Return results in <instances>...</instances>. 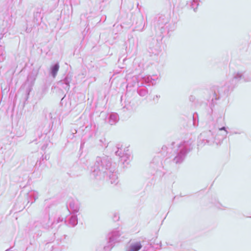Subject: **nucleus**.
Returning <instances> with one entry per match:
<instances>
[{
  "instance_id": "3",
  "label": "nucleus",
  "mask_w": 251,
  "mask_h": 251,
  "mask_svg": "<svg viewBox=\"0 0 251 251\" xmlns=\"http://www.w3.org/2000/svg\"><path fill=\"white\" fill-rule=\"evenodd\" d=\"M59 66L58 64H55L52 68L51 73L53 77H55L58 71Z\"/></svg>"
},
{
  "instance_id": "5",
  "label": "nucleus",
  "mask_w": 251,
  "mask_h": 251,
  "mask_svg": "<svg viewBox=\"0 0 251 251\" xmlns=\"http://www.w3.org/2000/svg\"><path fill=\"white\" fill-rule=\"evenodd\" d=\"M10 250V249H7L5 251H9Z\"/></svg>"
},
{
  "instance_id": "1",
  "label": "nucleus",
  "mask_w": 251,
  "mask_h": 251,
  "mask_svg": "<svg viewBox=\"0 0 251 251\" xmlns=\"http://www.w3.org/2000/svg\"><path fill=\"white\" fill-rule=\"evenodd\" d=\"M121 236H109L107 239V244L103 247L105 251H110V250L116 245L123 241V237L122 239Z\"/></svg>"
},
{
  "instance_id": "2",
  "label": "nucleus",
  "mask_w": 251,
  "mask_h": 251,
  "mask_svg": "<svg viewBox=\"0 0 251 251\" xmlns=\"http://www.w3.org/2000/svg\"><path fill=\"white\" fill-rule=\"evenodd\" d=\"M142 247L140 242H132L130 240L128 243L126 251H139Z\"/></svg>"
},
{
  "instance_id": "4",
  "label": "nucleus",
  "mask_w": 251,
  "mask_h": 251,
  "mask_svg": "<svg viewBox=\"0 0 251 251\" xmlns=\"http://www.w3.org/2000/svg\"><path fill=\"white\" fill-rule=\"evenodd\" d=\"M154 241H155V243H154L155 244H156V245H159L160 247H161V242L160 241L157 240V236L155 237V239L154 240Z\"/></svg>"
}]
</instances>
